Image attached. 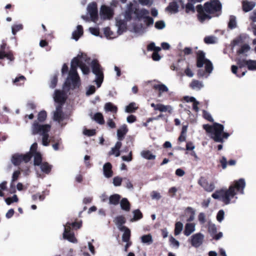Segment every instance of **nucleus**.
<instances>
[{"instance_id": "obj_1", "label": "nucleus", "mask_w": 256, "mask_h": 256, "mask_svg": "<svg viewBox=\"0 0 256 256\" xmlns=\"http://www.w3.org/2000/svg\"><path fill=\"white\" fill-rule=\"evenodd\" d=\"M246 186V182L244 178H240L234 182V184L230 185L228 190L222 188L216 190L214 192L212 197L216 200H222L226 204H228L230 202L231 198L236 194V190L240 192V194H244V188Z\"/></svg>"}, {"instance_id": "obj_2", "label": "nucleus", "mask_w": 256, "mask_h": 256, "mask_svg": "<svg viewBox=\"0 0 256 256\" xmlns=\"http://www.w3.org/2000/svg\"><path fill=\"white\" fill-rule=\"evenodd\" d=\"M82 226V223L81 222H75L72 223L70 222H66L64 226V230L63 233L64 238L72 242H76V238L74 236V232L71 231V228H72V230H76L80 228Z\"/></svg>"}, {"instance_id": "obj_3", "label": "nucleus", "mask_w": 256, "mask_h": 256, "mask_svg": "<svg viewBox=\"0 0 256 256\" xmlns=\"http://www.w3.org/2000/svg\"><path fill=\"white\" fill-rule=\"evenodd\" d=\"M205 8V12L210 14H213L216 12L219 14H216L217 16H220L222 14V4L219 0H211L204 3V6Z\"/></svg>"}, {"instance_id": "obj_4", "label": "nucleus", "mask_w": 256, "mask_h": 256, "mask_svg": "<svg viewBox=\"0 0 256 256\" xmlns=\"http://www.w3.org/2000/svg\"><path fill=\"white\" fill-rule=\"evenodd\" d=\"M223 124L216 122H214L213 128L210 134V138L216 142H224L222 134L224 130Z\"/></svg>"}, {"instance_id": "obj_5", "label": "nucleus", "mask_w": 256, "mask_h": 256, "mask_svg": "<svg viewBox=\"0 0 256 256\" xmlns=\"http://www.w3.org/2000/svg\"><path fill=\"white\" fill-rule=\"evenodd\" d=\"M91 66L92 72L96 74V79L95 82L98 88L101 86L104 80V74L97 60L94 59L91 62Z\"/></svg>"}, {"instance_id": "obj_6", "label": "nucleus", "mask_w": 256, "mask_h": 256, "mask_svg": "<svg viewBox=\"0 0 256 256\" xmlns=\"http://www.w3.org/2000/svg\"><path fill=\"white\" fill-rule=\"evenodd\" d=\"M38 120H34L31 126V133L32 135L42 134L48 133L50 130L51 126L49 124H41Z\"/></svg>"}, {"instance_id": "obj_7", "label": "nucleus", "mask_w": 256, "mask_h": 256, "mask_svg": "<svg viewBox=\"0 0 256 256\" xmlns=\"http://www.w3.org/2000/svg\"><path fill=\"white\" fill-rule=\"evenodd\" d=\"M32 158L31 153H26L24 154H16L12 156V162L14 166H18L22 162H28Z\"/></svg>"}, {"instance_id": "obj_8", "label": "nucleus", "mask_w": 256, "mask_h": 256, "mask_svg": "<svg viewBox=\"0 0 256 256\" xmlns=\"http://www.w3.org/2000/svg\"><path fill=\"white\" fill-rule=\"evenodd\" d=\"M196 10L198 12V20L202 23L206 20H210L212 18V16L210 14L205 13V8L202 4H198L196 6Z\"/></svg>"}, {"instance_id": "obj_9", "label": "nucleus", "mask_w": 256, "mask_h": 256, "mask_svg": "<svg viewBox=\"0 0 256 256\" xmlns=\"http://www.w3.org/2000/svg\"><path fill=\"white\" fill-rule=\"evenodd\" d=\"M204 238V236L202 233H196L191 236L190 242L192 246L198 248L202 244Z\"/></svg>"}, {"instance_id": "obj_10", "label": "nucleus", "mask_w": 256, "mask_h": 256, "mask_svg": "<svg viewBox=\"0 0 256 256\" xmlns=\"http://www.w3.org/2000/svg\"><path fill=\"white\" fill-rule=\"evenodd\" d=\"M88 11L90 15L92 20L96 22L98 20V12L96 3L92 2L88 6Z\"/></svg>"}, {"instance_id": "obj_11", "label": "nucleus", "mask_w": 256, "mask_h": 256, "mask_svg": "<svg viewBox=\"0 0 256 256\" xmlns=\"http://www.w3.org/2000/svg\"><path fill=\"white\" fill-rule=\"evenodd\" d=\"M196 58L204 60H206V64L205 65L204 68H206V71H208L209 72H212L214 69L213 64L209 59H208L206 58V54L204 51L201 50H198L196 52Z\"/></svg>"}, {"instance_id": "obj_12", "label": "nucleus", "mask_w": 256, "mask_h": 256, "mask_svg": "<svg viewBox=\"0 0 256 256\" xmlns=\"http://www.w3.org/2000/svg\"><path fill=\"white\" fill-rule=\"evenodd\" d=\"M100 14L104 20L111 19L114 14L113 10L108 6H102L100 8Z\"/></svg>"}, {"instance_id": "obj_13", "label": "nucleus", "mask_w": 256, "mask_h": 256, "mask_svg": "<svg viewBox=\"0 0 256 256\" xmlns=\"http://www.w3.org/2000/svg\"><path fill=\"white\" fill-rule=\"evenodd\" d=\"M54 101L58 103V104L63 105L66 100L65 93L63 90H56L54 92Z\"/></svg>"}, {"instance_id": "obj_14", "label": "nucleus", "mask_w": 256, "mask_h": 256, "mask_svg": "<svg viewBox=\"0 0 256 256\" xmlns=\"http://www.w3.org/2000/svg\"><path fill=\"white\" fill-rule=\"evenodd\" d=\"M250 46L248 44H241L238 48L236 50V54L240 56L247 57L248 52L250 50Z\"/></svg>"}, {"instance_id": "obj_15", "label": "nucleus", "mask_w": 256, "mask_h": 256, "mask_svg": "<svg viewBox=\"0 0 256 256\" xmlns=\"http://www.w3.org/2000/svg\"><path fill=\"white\" fill-rule=\"evenodd\" d=\"M62 104H58L56 107V110L54 112V119L59 122L64 120V114L62 112Z\"/></svg>"}, {"instance_id": "obj_16", "label": "nucleus", "mask_w": 256, "mask_h": 256, "mask_svg": "<svg viewBox=\"0 0 256 256\" xmlns=\"http://www.w3.org/2000/svg\"><path fill=\"white\" fill-rule=\"evenodd\" d=\"M138 8L134 7L133 4L130 2L128 4L127 8L125 12L124 16L127 20H130L132 19V14H134L135 9Z\"/></svg>"}, {"instance_id": "obj_17", "label": "nucleus", "mask_w": 256, "mask_h": 256, "mask_svg": "<svg viewBox=\"0 0 256 256\" xmlns=\"http://www.w3.org/2000/svg\"><path fill=\"white\" fill-rule=\"evenodd\" d=\"M104 174L106 178H109L112 176V165L110 162L106 163L103 166Z\"/></svg>"}, {"instance_id": "obj_18", "label": "nucleus", "mask_w": 256, "mask_h": 256, "mask_svg": "<svg viewBox=\"0 0 256 256\" xmlns=\"http://www.w3.org/2000/svg\"><path fill=\"white\" fill-rule=\"evenodd\" d=\"M120 231L124 232L122 236V240L124 242H128L130 241V230L126 226H122L120 228Z\"/></svg>"}, {"instance_id": "obj_19", "label": "nucleus", "mask_w": 256, "mask_h": 256, "mask_svg": "<svg viewBox=\"0 0 256 256\" xmlns=\"http://www.w3.org/2000/svg\"><path fill=\"white\" fill-rule=\"evenodd\" d=\"M134 14L138 20L144 19L146 16L149 14V11L144 8L139 10V8H138L137 9H135Z\"/></svg>"}, {"instance_id": "obj_20", "label": "nucleus", "mask_w": 256, "mask_h": 256, "mask_svg": "<svg viewBox=\"0 0 256 256\" xmlns=\"http://www.w3.org/2000/svg\"><path fill=\"white\" fill-rule=\"evenodd\" d=\"M178 2L173 1L169 4L168 6L166 8V10L170 13L176 14L178 11Z\"/></svg>"}, {"instance_id": "obj_21", "label": "nucleus", "mask_w": 256, "mask_h": 256, "mask_svg": "<svg viewBox=\"0 0 256 256\" xmlns=\"http://www.w3.org/2000/svg\"><path fill=\"white\" fill-rule=\"evenodd\" d=\"M72 34V38L76 40H78L84 33L83 28L81 25H78Z\"/></svg>"}, {"instance_id": "obj_22", "label": "nucleus", "mask_w": 256, "mask_h": 256, "mask_svg": "<svg viewBox=\"0 0 256 256\" xmlns=\"http://www.w3.org/2000/svg\"><path fill=\"white\" fill-rule=\"evenodd\" d=\"M195 230V224H194L187 223L185 225L184 234L186 236H189Z\"/></svg>"}, {"instance_id": "obj_23", "label": "nucleus", "mask_w": 256, "mask_h": 256, "mask_svg": "<svg viewBox=\"0 0 256 256\" xmlns=\"http://www.w3.org/2000/svg\"><path fill=\"white\" fill-rule=\"evenodd\" d=\"M128 130L126 126H124L117 130V136L118 140L122 141L124 140L125 135L128 132Z\"/></svg>"}, {"instance_id": "obj_24", "label": "nucleus", "mask_w": 256, "mask_h": 256, "mask_svg": "<svg viewBox=\"0 0 256 256\" xmlns=\"http://www.w3.org/2000/svg\"><path fill=\"white\" fill-rule=\"evenodd\" d=\"M231 70L234 74H236V76L238 78L244 76L247 72L246 70L242 72L240 70H238V66L236 65H232L231 66Z\"/></svg>"}, {"instance_id": "obj_25", "label": "nucleus", "mask_w": 256, "mask_h": 256, "mask_svg": "<svg viewBox=\"0 0 256 256\" xmlns=\"http://www.w3.org/2000/svg\"><path fill=\"white\" fill-rule=\"evenodd\" d=\"M121 196L118 194H114L109 198V204L118 205L120 202Z\"/></svg>"}, {"instance_id": "obj_26", "label": "nucleus", "mask_w": 256, "mask_h": 256, "mask_svg": "<svg viewBox=\"0 0 256 256\" xmlns=\"http://www.w3.org/2000/svg\"><path fill=\"white\" fill-rule=\"evenodd\" d=\"M116 26H118V32L119 34H122L126 30V26L124 20H120L116 22Z\"/></svg>"}, {"instance_id": "obj_27", "label": "nucleus", "mask_w": 256, "mask_h": 256, "mask_svg": "<svg viewBox=\"0 0 256 256\" xmlns=\"http://www.w3.org/2000/svg\"><path fill=\"white\" fill-rule=\"evenodd\" d=\"M120 207L122 210L126 212L130 211V204L128 200L126 198H122L120 202Z\"/></svg>"}, {"instance_id": "obj_28", "label": "nucleus", "mask_w": 256, "mask_h": 256, "mask_svg": "<svg viewBox=\"0 0 256 256\" xmlns=\"http://www.w3.org/2000/svg\"><path fill=\"white\" fill-rule=\"evenodd\" d=\"M228 28L230 30L235 28L237 26L236 18L234 15L230 16L229 21L228 24Z\"/></svg>"}, {"instance_id": "obj_29", "label": "nucleus", "mask_w": 256, "mask_h": 256, "mask_svg": "<svg viewBox=\"0 0 256 256\" xmlns=\"http://www.w3.org/2000/svg\"><path fill=\"white\" fill-rule=\"evenodd\" d=\"M255 6V4L252 2H244L242 10L244 12H248Z\"/></svg>"}, {"instance_id": "obj_30", "label": "nucleus", "mask_w": 256, "mask_h": 256, "mask_svg": "<svg viewBox=\"0 0 256 256\" xmlns=\"http://www.w3.org/2000/svg\"><path fill=\"white\" fill-rule=\"evenodd\" d=\"M212 72H209L208 71H206V68H205V70L200 68L198 70L197 76L198 78H207L209 76L210 74H211Z\"/></svg>"}, {"instance_id": "obj_31", "label": "nucleus", "mask_w": 256, "mask_h": 256, "mask_svg": "<svg viewBox=\"0 0 256 256\" xmlns=\"http://www.w3.org/2000/svg\"><path fill=\"white\" fill-rule=\"evenodd\" d=\"M208 230L210 236L212 237L217 232V228L215 224L209 222L208 223Z\"/></svg>"}, {"instance_id": "obj_32", "label": "nucleus", "mask_w": 256, "mask_h": 256, "mask_svg": "<svg viewBox=\"0 0 256 256\" xmlns=\"http://www.w3.org/2000/svg\"><path fill=\"white\" fill-rule=\"evenodd\" d=\"M104 109L107 112H111L114 113H116L118 110L117 107L110 102L105 104Z\"/></svg>"}, {"instance_id": "obj_33", "label": "nucleus", "mask_w": 256, "mask_h": 256, "mask_svg": "<svg viewBox=\"0 0 256 256\" xmlns=\"http://www.w3.org/2000/svg\"><path fill=\"white\" fill-rule=\"evenodd\" d=\"M93 118L96 122L100 124H104L103 115L100 112H96Z\"/></svg>"}, {"instance_id": "obj_34", "label": "nucleus", "mask_w": 256, "mask_h": 256, "mask_svg": "<svg viewBox=\"0 0 256 256\" xmlns=\"http://www.w3.org/2000/svg\"><path fill=\"white\" fill-rule=\"evenodd\" d=\"M126 222V218L123 216H118L115 218V224L118 226L119 228L123 226L122 225L124 224Z\"/></svg>"}, {"instance_id": "obj_35", "label": "nucleus", "mask_w": 256, "mask_h": 256, "mask_svg": "<svg viewBox=\"0 0 256 256\" xmlns=\"http://www.w3.org/2000/svg\"><path fill=\"white\" fill-rule=\"evenodd\" d=\"M40 168L42 172L48 174L51 171L52 166L50 165L47 162H44L40 164Z\"/></svg>"}, {"instance_id": "obj_36", "label": "nucleus", "mask_w": 256, "mask_h": 256, "mask_svg": "<svg viewBox=\"0 0 256 256\" xmlns=\"http://www.w3.org/2000/svg\"><path fill=\"white\" fill-rule=\"evenodd\" d=\"M190 86L192 89L197 88L198 90L204 87L202 82L198 80H193L190 83Z\"/></svg>"}, {"instance_id": "obj_37", "label": "nucleus", "mask_w": 256, "mask_h": 256, "mask_svg": "<svg viewBox=\"0 0 256 256\" xmlns=\"http://www.w3.org/2000/svg\"><path fill=\"white\" fill-rule=\"evenodd\" d=\"M47 118V113L45 110H41L38 114V120L39 122H44Z\"/></svg>"}, {"instance_id": "obj_38", "label": "nucleus", "mask_w": 256, "mask_h": 256, "mask_svg": "<svg viewBox=\"0 0 256 256\" xmlns=\"http://www.w3.org/2000/svg\"><path fill=\"white\" fill-rule=\"evenodd\" d=\"M134 218L130 220L131 222L136 221L142 218V214L140 210H136L133 211Z\"/></svg>"}, {"instance_id": "obj_39", "label": "nucleus", "mask_w": 256, "mask_h": 256, "mask_svg": "<svg viewBox=\"0 0 256 256\" xmlns=\"http://www.w3.org/2000/svg\"><path fill=\"white\" fill-rule=\"evenodd\" d=\"M34 165L40 166L42 164V156L40 152H36L34 154Z\"/></svg>"}, {"instance_id": "obj_40", "label": "nucleus", "mask_w": 256, "mask_h": 256, "mask_svg": "<svg viewBox=\"0 0 256 256\" xmlns=\"http://www.w3.org/2000/svg\"><path fill=\"white\" fill-rule=\"evenodd\" d=\"M183 224L180 222H177L175 224L174 234L178 236L180 234L183 229Z\"/></svg>"}, {"instance_id": "obj_41", "label": "nucleus", "mask_w": 256, "mask_h": 256, "mask_svg": "<svg viewBox=\"0 0 256 256\" xmlns=\"http://www.w3.org/2000/svg\"><path fill=\"white\" fill-rule=\"evenodd\" d=\"M138 108V107L136 106L135 102H130L126 108V112L128 113H132L135 112Z\"/></svg>"}, {"instance_id": "obj_42", "label": "nucleus", "mask_w": 256, "mask_h": 256, "mask_svg": "<svg viewBox=\"0 0 256 256\" xmlns=\"http://www.w3.org/2000/svg\"><path fill=\"white\" fill-rule=\"evenodd\" d=\"M72 82V89L74 90L76 88H78L80 86V77H73L70 78Z\"/></svg>"}, {"instance_id": "obj_43", "label": "nucleus", "mask_w": 256, "mask_h": 256, "mask_svg": "<svg viewBox=\"0 0 256 256\" xmlns=\"http://www.w3.org/2000/svg\"><path fill=\"white\" fill-rule=\"evenodd\" d=\"M72 82V89L74 90L76 88H78L80 86V77H73L70 78Z\"/></svg>"}, {"instance_id": "obj_44", "label": "nucleus", "mask_w": 256, "mask_h": 256, "mask_svg": "<svg viewBox=\"0 0 256 256\" xmlns=\"http://www.w3.org/2000/svg\"><path fill=\"white\" fill-rule=\"evenodd\" d=\"M174 108L170 105H164L161 104L160 105V111L162 112H168V114H171L173 112Z\"/></svg>"}, {"instance_id": "obj_45", "label": "nucleus", "mask_w": 256, "mask_h": 256, "mask_svg": "<svg viewBox=\"0 0 256 256\" xmlns=\"http://www.w3.org/2000/svg\"><path fill=\"white\" fill-rule=\"evenodd\" d=\"M247 68L250 70H256V60H248Z\"/></svg>"}, {"instance_id": "obj_46", "label": "nucleus", "mask_w": 256, "mask_h": 256, "mask_svg": "<svg viewBox=\"0 0 256 256\" xmlns=\"http://www.w3.org/2000/svg\"><path fill=\"white\" fill-rule=\"evenodd\" d=\"M142 156L147 160H154L155 156L152 154L150 150H144L142 152Z\"/></svg>"}, {"instance_id": "obj_47", "label": "nucleus", "mask_w": 256, "mask_h": 256, "mask_svg": "<svg viewBox=\"0 0 256 256\" xmlns=\"http://www.w3.org/2000/svg\"><path fill=\"white\" fill-rule=\"evenodd\" d=\"M236 64L238 66L240 70L245 66H247L248 60L246 59L242 60L240 58H236Z\"/></svg>"}, {"instance_id": "obj_48", "label": "nucleus", "mask_w": 256, "mask_h": 256, "mask_svg": "<svg viewBox=\"0 0 256 256\" xmlns=\"http://www.w3.org/2000/svg\"><path fill=\"white\" fill-rule=\"evenodd\" d=\"M194 4L192 2H188L186 6L184 5V8H186V13H189L190 11L194 12H195V8L194 6Z\"/></svg>"}, {"instance_id": "obj_49", "label": "nucleus", "mask_w": 256, "mask_h": 256, "mask_svg": "<svg viewBox=\"0 0 256 256\" xmlns=\"http://www.w3.org/2000/svg\"><path fill=\"white\" fill-rule=\"evenodd\" d=\"M242 42V38L241 36L236 37L234 40H233L230 44L232 49L233 50L235 46H238L240 43Z\"/></svg>"}, {"instance_id": "obj_50", "label": "nucleus", "mask_w": 256, "mask_h": 256, "mask_svg": "<svg viewBox=\"0 0 256 256\" xmlns=\"http://www.w3.org/2000/svg\"><path fill=\"white\" fill-rule=\"evenodd\" d=\"M58 76L57 74H54L50 79V86L52 88H54L57 85L58 80Z\"/></svg>"}, {"instance_id": "obj_51", "label": "nucleus", "mask_w": 256, "mask_h": 256, "mask_svg": "<svg viewBox=\"0 0 256 256\" xmlns=\"http://www.w3.org/2000/svg\"><path fill=\"white\" fill-rule=\"evenodd\" d=\"M169 242H170V245L172 247H175L178 248L180 246V242L172 236H170Z\"/></svg>"}, {"instance_id": "obj_52", "label": "nucleus", "mask_w": 256, "mask_h": 256, "mask_svg": "<svg viewBox=\"0 0 256 256\" xmlns=\"http://www.w3.org/2000/svg\"><path fill=\"white\" fill-rule=\"evenodd\" d=\"M216 37L214 36H206L204 38V42L206 44H214L216 43L215 40Z\"/></svg>"}, {"instance_id": "obj_53", "label": "nucleus", "mask_w": 256, "mask_h": 256, "mask_svg": "<svg viewBox=\"0 0 256 256\" xmlns=\"http://www.w3.org/2000/svg\"><path fill=\"white\" fill-rule=\"evenodd\" d=\"M41 136H42V144L44 146H48L50 143L48 133H44Z\"/></svg>"}, {"instance_id": "obj_54", "label": "nucleus", "mask_w": 256, "mask_h": 256, "mask_svg": "<svg viewBox=\"0 0 256 256\" xmlns=\"http://www.w3.org/2000/svg\"><path fill=\"white\" fill-rule=\"evenodd\" d=\"M82 62L79 60L78 56L75 57L72 59L70 66H75V68L80 67Z\"/></svg>"}, {"instance_id": "obj_55", "label": "nucleus", "mask_w": 256, "mask_h": 256, "mask_svg": "<svg viewBox=\"0 0 256 256\" xmlns=\"http://www.w3.org/2000/svg\"><path fill=\"white\" fill-rule=\"evenodd\" d=\"M18 198L16 195L14 194L12 197L6 198L5 200L6 202L8 205H10L14 202H18Z\"/></svg>"}, {"instance_id": "obj_56", "label": "nucleus", "mask_w": 256, "mask_h": 256, "mask_svg": "<svg viewBox=\"0 0 256 256\" xmlns=\"http://www.w3.org/2000/svg\"><path fill=\"white\" fill-rule=\"evenodd\" d=\"M77 68H75V66H70V70L68 73V75L70 78L79 76L77 72Z\"/></svg>"}, {"instance_id": "obj_57", "label": "nucleus", "mask_w": 256, "mask_h": 256, "mask_svg": "<svg viewBox=\"0 0 256 256\" xmlns=\"http://www.w3.org/2000/svg\"><path fill=\"white\" fill-rule=\"evenodd\" d=\"M202 114L204 118L210 122H212L214 123V120L210 112H208L206 110H202Z\"/></svg>"}, {"instance_id": "obj_58", "label": "nucleus", "mask_w": 256, "mask_h": 256, "mask_svg": "<svg viewBox=\"0 0 256 256\" xmlns=\"http://www.w3.org/2000/svg\"><path fill=\"white\" fill-rule=\"evenodd\" d=\"M224 218V212L223 210H220L217 213L216 218L219 222H221Z\"/></svg>"}, {"instance_id": "obj_59", "label": "nucleus", "mask_w": 256, "mask_h": 256, "mask_svg": "<svg viewBox=\"0 0 256 256\" xmlns=\"http://www.w3.org/2000/svg\"><path fill=\"white\" fill-rule=\"evenodd\" d=\"M142 242L143 243L150 244L152 242V237L150 234L144 235L141 237Z\"/></svg>"}, {"instance_id": "obj_60", "label": "nucleus", "mask_w": 256, "mask_h": 256, "mask_svg": "<svg viewBox=\"0 0 256 256\" xmlns=\"http://www.w3.org/2000/svg\"><path fill=\"white\" fill-rule=\"evenodd\" d=\"M80 69L82 70V72L84 74H88L90 72V68L88 66H87L84 62H82L81 64L80 65Z\"/></svg>"}, {"instance_id": "obj_61", "label": "nucleus", "mask_w": 256, "mask_h": 256, "mask_svg": "<svg viewBox=\"0 0 256 256\" xmlns=\"http://www.w3.org/2000/svg\"><path fill=\"white\" fill-rule=\"evenodd\" d=\"M104 34L106 38H114L113 36L114 32L110 30L109 27H106L104 28Z\"/></svg>"}, {"instance_id": "obj_62", "label": "nucleus", "mask_w": 256, "mask_h": 256, "mask_svg": "<svg viewBox=\"0 0 256 256\" xmlns=\"http://www.w3.org/2000/svg\"><path fill=\"white\" fill-rule=\"evenodd\" d=\"M83 133L87 136H92L96 134V131L94 129L90 130L86 128L84 130Z\"/></svg>"}, {"instance_id": "obj_63", "label": "nucleus", "mask_w": 256, "mask_h": 256, "mask_svg": "<svg viewBox=\"0 0 256 256\" xmlns=\"http://www.w3.org/2000/svg\"><path fill=\"white\" fill-rule=\"evenodd\" d=\"M147 50L148 51H153L154 50H160V47L156 46L154 42L150 43L147 46Z\"/></svg>"}, {"instance_id": "obj_64", "label": "nucleus", "mask_w": 256, "mask_h": 256, "mask_svg": "<svg viewBox=\"0 0 256 256\" xmlns=\"http://www.w3.org/2000/svg\"><path fill=\"white\" fill-rule=\"evenodd\" d=\"M5 58H6L10 62H12L14 60L15 58L14 56L13 52L12 50H10L7 52H6L5 54Z\"/></svg>"}]
</instances>
